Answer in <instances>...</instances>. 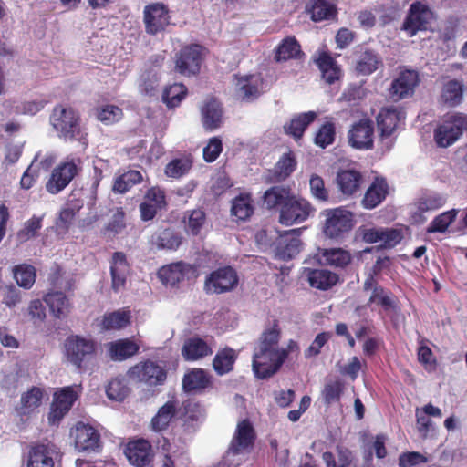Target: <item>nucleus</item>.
<instances>
[{"label": "nucleus", "mask_w": 467, "mask_h": 467, "mask_svg": "<svg viewBox=\"0 0 467 467\" xmlns=\"http://www.w3.org/2000/svg\"><path fill=\"white\" fill-rule=\"evenodd\" d=\"M178 414V402L175 400H169L159 408L157 413L150 420L152 431L161 432L167 430L172 419Z\"/></svg>", "instance_id": "31"}, {"label": "nucleus", "mask_w": 467, "mask_h": 467, "mask_svg": "<svg viewBox=\"0 0 467 467\" xmlns=\"http://www.w3.org/2000/svg\"><path fill=\"white\" fill-rule=\"evenodd\" d=\"M419 83L420 78L417 71L412 69L402 70L391 83L389 88L390 97L394 100L410 98L414 94Z\"/></svg>", "instance_id": "16"}, {"label": "nucleus", "mask_w": 467, "mask_h": 467, "mask_svg": "<svg viewBox=\"0 0 467 467\" xmlns=\"http://www.w3.org/2000/svg\"><path fill=\"white\" fill-rule=\"evenodd\" d=\"M42 228V217L33 215L25 222L24 226L17 232V239L21 242H26L36 236L38 231Z\"/></svg>", "instance_id": "60"}, {"label": "nucleus", "mask_w": 467, "mask_h": 467, "mask_svg": "<svg viewBox=\"0 0 467 467\" xmlns=\"http://www.w3.org/2000/svg\"><path fill=\"white\" fill-rule=\"evenodd\" d=\"M457 213L458 211L456 209H451L437 215L431 222L427 232L430 234L444 233L448 229L449 225L455 220Z\"/></svg>", "instance_id": "55"}, {"label": "nucleus", "mask_w": 467, "mask_h": 467, "mask_svg": "<svg viewBox=\"0 0 467 467\" xmlns=\"http://www.w3.org/2000/svg\"><path fill=\"white\" fill-rule=\"evenodd\" d=\"M291 194L289 188H285L283 186H272L264 193V204L267 209L271 210L278 208L280 212L282 206L288 200Z\"/></svg>", "instance_id": "42"}, {"label": "nucleus", "mask_w": 467, "mask_h": 467, "mask_svg": "<svg viewBox=\"0 0 467 467\" xmlns=\"http://www.w3.org/2000/svg\"><path fill=\"white\" fill-rule=\"evenodd\" d=\"M337 461L331 451H325L322 454V459L327 467H349L354 460L352 451L343 446H337Z\"/></svg>", "instance_id": "50"}, {"label": "nucleus", "mask_w": 467, "mask_h": 467, "mask_svg": "<svg viewBox=\"0 0 467 467\" xmlns=\"http://www.w3.org/2000/svg\"><path fill=\"white\" fill-rule=\"evenodd\" d=\"M309 285L318 290H328L339 280L337 274L327 269H306Z\"/></svg>", "instance_id": "34"}, {"label": "nucleus", "mask_w": 467, "mask_h": 467, "mask_svg": "<svg viewBox=\"0 0 467 467\" xmlns=\"http://www.w3.org/2000/svg\"><path fill=\"white\" fill-rule=\"evenodd\" d=\"M130 379L143 383L149 387H157L164 384L167 379V370L158 362L147 359L130 367L128 370Z\"/></svg>", "instance_id": "8"}, {"label": "nucleus", "mask_w": 467, "mask_h": 467, "mask_svg": "<svg viewBox=\"0 0 467 467\" xmlns=\"http://www.w3.org/2000/svg\"><path fill=\"white\" fill-rule=\"evenodd\" d=\"M306 12L314 22L334 20L337 16L336 5L327 0H309L306 6Z\"/></svg>", "instance_id": "32"}, {"label": "nucleus", "mask_w": 467, "mask_h": 467, "mask_svg": "<svg viewBox=\"0 0 467 467\" xmlns=\"http://www.w3.org/2000/svg\"><path fill=\"white\" fill-rule=\"evenodd\" d=\"M178 413L184 432L192 433L198 429L202 416V408L198 402L192 400L182 401L181 409H178Z\"/></svg>", "instance_id": "23"}, {"label": "nucleus", "mask_w": 467, "mask_h": 467, "mask_svg": "<svg viewBox=\"0 0 467 467\" xmlns=\"http://www.w3.org/2000/svg\"><path fill=\"white\" fill-rule=\"evenodd\" d=\"M426 339H421L417 350L418 361L428 371H434L437 368V359L431 349L426 344Z\"/></svg>", "instance_id": "62"}, {"label": "nucleus", "mask_w": 467, "mask_h": 467, "mask_svg": "<svg viewBox=\"0 0 467 467\" xmlns=\"http://www.w3.org/2000/svg\"><path fill=\"white\" fill-rule=\"evenodd\" d=\"M44 301L50 309L54 317L60 318L67 317L71 309L69 298L60 291L47 293Z\"/></svg>", "instance_id": "39"}, {"label": "nucleus", "mask_w": 467, "mask_h": 467, "mask_svg": "<svg viewBox=\"0 0 467 467\" xmlns=\"http://www.w3.org/2000/svg\"><path fill=\"white\" fill-rule=\"evenodd\" d=\"M185 228L192 235H198L206 223V213L202 209H194L187 212Z\"/></svg>", "instance_id": "58"}, {"label": "nucleus", "mask_w": 467, "mask_h": 467, "mask_svg": "<svg viewBox=\"0 0 467 467\" xmlns=\"http://www.w3.org/2000/svg\"><path fill=\"white\" fill-rule=\"evenodd\" d=\"M56 447L45 441L32 443L28 450L27 467H55Z\"/></svg>", "instance_id": "20"}, {"label": "nucleus", "mask_w": 467, "mask_h": 467, "mask_svg": "<svg viewBox=\"0 0 467 467\" xmlns=\"http://www.w3.org/2000/svg\"><path fill=\"white\" fill-rule=\"evenodd\" d=\"M467 130V116L463 113L447 114L433 132L434 141L440 148L454 144Z\"/></svg>", "instance_id": "4"}, {"label": "nucleus", "mask_w": 467, "mask_h": 467, "mask_svg": "<svg viewBox=\"0 0 467 467\" xmlns=\"http://www.w3.org/2000/svg\"><path fill=\"white\" fill-rule=\"evenodd\" d=\"M223 109L214 99L205 102L202 108V125L206 130L212 131L220 128L222 124Z\"/></svg>", "instance_id": "37"}, {"label": "nucleus", "mask_w": 467, "mask_h": 467, "mask_svg": "<svg viewBox=\"0 0 467 467\" xmlns=\"http://www.w3.org/2000/svg\"><path fill=\"white\" fill-rule=\"evenodd\" d=\"M324 234L330 239H341L354 226V214L344 207L327 209L323 212Z\"/></svg>", "instance_id": "5"}, {"label": "nucleus", "mask_w": 467, "mask_h": 467, "mask_svg": "<svg viewBox=\"0 0 467 467\" xmlns=\"http://www.w3.org/2000/svg\"><path fill=\"white\" fill-rule=\"evenodd\" d=\"M124 454L130 463L136 467H147L153 459L151 444L144 439L129 441L125 446Z\"/></svg>", "instance_id": "17"}, {"label": "nucleus", "mask_w": 467, "mask_h": 467, "mask_svg": "<svg viewBox=\"0 0 467 467\" xmlns=\"http://www.w3.org/2000/svg\"><path fill=\"white\" fill-rule=\"evenodd\" d=\"M140 351V346L130 338H121L108 344V352L111 360L124 361Z\"/></svg>", "instance_id": "27"}, {"label": "nucleus", "mask_w": 467, "mask_h": 467, "mask_svg": "<svg viewBox=\"0 0 467 467\" xmlns=\"http://www.w3.org/2000/svg\"><path fill=\"white\" fill-rule=\"evenodd\" d=\"M304 53L295 36H287L275 49L274 58L276 62L300 58Z\"/></svg>", "instance_id": "38"}, {"label": "nucleus", "mask_w": 467, "mask_h": 467, "mask_svg": "<svg viewBox=\"0 0 467 467\" xmlns=\"http://www.w3.org/2000/svg\"><path fill=\"white\" fill-rule=\"evenodd\" d=\"M98 343L80 335L68 336L64 343L65 357L78 370H86L96 359Z\"/></svg>", "instance_id": "3"}, {"label": "nucleus", "mask_w": 467, "mask_h": 467, "mask_svg": "<svg viewBox=\"0 0 467 467\" xmlns=\"http://www.w3.org/2000/svg\"><path fill=\"white\" fill-rule=\"evenodd\" d=\"M109 272L112 290L116 293L123 290L130 273V265L123 252L113 253L110 259Z\"/></svg>", "instance_id": "19"}, {"label": "nucleus", "mask_w": 467, "mask_h": 467, "mask_svg": "<svg viewBox=\"0 0 467 467\" xmlns=\"http://www.w3.org/2000/svg\"><path fill=\"white\" fill-rule=\"evenodd\" d=\"M187 87L182 83H175L166 88L162 94V100L168 108L172 109L180 105L186 97Z\"/></svg>", "instance_id": "53"}, {"label": "nucleus", "mask_w": 467, "mask_h": 467, "mask_svg": "<svg viewBox=\"0 0 467 467\" xmlns=\"http://www.w3.org/2000/svg\"><path fill=\"white\" fill-rule=\"evenodd\" d=\"M196 268L191 264L182 261L170 264L160 268L158 275L161 282L166 285L174 286L185 278L194 276Z\"/></svg>", "instance_id": "18"}, {"label": "nucleus", "mask_w": 467, "mask_h": 467, "mask_svg": "<svg viewBox=\"0 0 467 467\" xmlns=\"http://www.w3.org/2000/svg\"><path fill=\"white\" fill-rule=\"evenodd\" d=\"M381 64L379 55L371 49H366L360 54L356 64V70L361 75H370Z\"/></svg>", "instance_id": "48"}, {"label": "nucleus", "mask_w": 467, "mask_h": 467, "mask_svg": "<svg viewBox=\"0 0 467 467\" xmlns=\"http://www.w3.org/2000/svg\"><path fill=\"white\" fill-rule=\"evenodd\" d=\"M50 124L57 137L66 141L88 145V132L81 124L79 113L71 107L57 105L50 115Z\"/></svg>", "instance_id": "2"}, {"label": "nucleus", "mask_w": 467, "mask_h": 467, "mask_svg": "<svg viewBox=\"0 0 467 467\" xmlns=\"http://www.w3.org/2000/svg\"><path fill=\"white\" fill-rule=\"evenodd\" d=\"M237 358L238 354L234 348L224 347L219 349L213 359V368L216 375L223 376L232 372Z\"/></svg>", "instance_id": "35"}, {"label": "nucleus", "mask_w": 467, "mask_h": 467, "mask_svg": "<svg viewBox=\"0 0 467 467\" xmlns=\"http://www.w3.org/2000/svg\"><path fill=\"white\" fill-rule=\"evenodd\" d=\"M336 127L331 121H327L320 126L316 133L314 142L321 149H326L335 141Z\"/></svg>", "instance_id": "56"}, {"label": "nucleus", "mask_w": 467, "mask_h": 467, "mask_svg": "<svg viewBox=\"0 0 467 467\" xmlns=\"http://www.w3.org/2000/svg\"><path fill=\"white\" fill-rule=\"evenodd\" d=\"M348 142L357 150H371L374 146V123L369 119L355 122L348 133Z\"/></svg>", "instance_id": "15"}, {"label": "nucleus", "mask_w": 467, "mask_h": 467, "mask_svg": "<svg viewBox=\"0 0 467 467\" xmlns=\"http://www.w3.org/2000/svg\"><path fill=\"white\" fill-rule=\"evenodd\" d=\"M234 95L244 102H253L261 94L264 86V78L261 75H234Z\"/></svg>", "instance_id": "14"}, {"label": "nucleus", "mask_w": 467, "mask_h": 467, "mask_svg": "<svg viewBox=\"0 0 467 467\" xmlns=\"http://www.w3.org/2000/svg\"><path fill=\"white\" fill-rule=\"evenodd\" d=\"M281 329L277 320L261 334L253 354L252 366L256 378L265 379L275 375L286 360V354L278 344Z\"/></svg>", "instance_id": "1"}, {"label": "nucleus", "mask_w": 467, "mask_h": 467, "mask_svg": "<svg viewBox=\"0 0 467 467\" xmlns=\"http://www.w3.org/2000/svg\"><path fill=\"white\" fill-rule=\"evenodd\" d=\"M204 57V48L199 44L182 47L175 55V71L182 76L191 77L199 74Z\"/></svg>", "instance_id": "7"}, {"label": "nucleus", "mask_w": 467, "mask_h": 467, "mask_svg": "<svg viewBox=\"0 0 467 467\" xmlns=\"http://www.w3.org/2000/svg\"><path fill=\"white\" fill-rule=\"evenodd\" d=\"M125 227V212L122 207H119L113 213L111 220L102 230V234L107 238L112 239L120 234Z\"/></svg>", "instance_id": "54"}, {"label": "nucleus", "mask_w": 467, "mask_h": 467, "mask_svg": "<svg viewBox=\"0 0 467 467\" xmlns=\"http://www.w3.org/2000/svg\"><path fill=\"white\" fill-rule=\"evenodd\" d=\"M77 398V393L72 387H66L56 392L50 412L53 420L62 419L69 411Z\"/></svg>", "instance_id": "25"}, {"label": "nucleus", "mask_w": 467, "mask_h": 467, "mask_svg": "<svg viewBox=\"0 0 467 467\" xmlns=\"http://www.w3.org/2000/svg\"><path fill=\"white\" fill-rule=\"evenodd\" d=\"M42 398V389L38 387H32L27 392L22 395L21 403L23 408L33 410L41 404Z\"/></svg>", "instance_id": "64"}, {"label": "nucleus", "mask_w": 467, "mask_h": 467, "mask_svg": "<svg viewBox=\"0 0 467 467\" xmlns=\"http://www.w3.org/2000/svg\"><path fill=\"white\" fill-rule=\"evenodd\" d=\"M212 354V347L197 336L187 338L182 348V355L187 361H196Z\"/></svg>", "instance_id": "24"}, {"label": "nucleus", "mask_w": 467, "mask_h": 467, "mask_svg": "<svg viewBox=\"0 0 467 467\" xmlns=\"http://www.w3.org/2000/svg\"><path fill=\"white\" fill-rule=\"evenodd\" d=\"M344 389L345 383L341 379H336L326 383L321 391L324 404L330 406L333 403L340 402Z\"/></svg>", "instance_id": "52"}, {"label": "nucleus", "mask_w": 467, "mask_h": 467, "mask_svg": "<svg viewBox=\"0 0 467 467\" xmlns=\"http://www.w3.org/2000/svg\"><path fill=\"white\" fill-rule=\"evenodd\" d=\"M402 118H404L402 112L396 107L382 108L377 116V123L380 135L382 137L390 136L397 129Z\"/></svg>", "instance_id": "26"}, {"label": "nucleus", "mask_w": 467, "mask_h": 467, "mask_svg": "<svg viewBox=\"0 0 467 467\" xmlns=\"http://www.w3.org/2000/svg\"><path fill=\"white\" fill-rule=\"evenodd\" d=\"M463 91V83L457 79H451L443 85L441 98L450 106H456L462 102Z\"/></svg>", "instance_id": "51"}, {"label": "nucleus", "mask_w": 467, "mask_h": 467, "mask_svg": "<svg viewBox=\"0 0 467 467\" xmlns=\"http://www.w3.org/2000/svg\"><path fill=\"white\" fill-rule=\"evenodd\" d=\"M363 288L365 291H372L368 299V303H375L379 305L385 311L397 308L395 296L391 294V292L386 291L383 286L378 285V282L373 277V275H368L365 279Z\"/></svg>", "instance_id": "22"}, {"label": "nucleus", "mask_w": 467, "mask_h": 467, "mask_svg": "<svg viewBox=\"0 0 467 467\" xmlns=\"http://www.w3.org/2000/svg\"><path fill=\"white\" fill-rule=\"evenodd\" d=\"M256 434L249 420L245 419L238 422L229 448L221 464L224 465L226 460L232 455L234 456L244 451H250L254 444Z\"/></svg>", "instance_id": "10"}, {"label": "nucleus", "mask_w": 467, "mask_h": 467, "mask_svg": "<svg viewBox=\"0 0 467 467\" xmlns=\"http://www.w3.org/2000/svg\"><path fill=\"white\" fill-rule=\"evenodd\" d=\"M301 234L302 228L279 232L274 244L275 256L284 261L295 258L303 248V242L300 239Z\"/></svg>", "instance_id": "11"}, {"label": "nucleus", "mask_w": 467, "mask_h": 467, "mask_svg": "<svg viewBox=\"0 0 467 467\" xmlns=\"http://www.w3.org/2000/svg\"><path fill=\"white\" fill-rule=\"evenodd\" d=\"M169 13L168 7L162 3H153L146 5L143 11L146 33L150 36H156L165 31L171 23Z\"/></svg>", "instance_id": "12"}, {"label": "nucleus", "mask_w": 467, "mask_h": 467, "mask_svg": "<svg viewBox=\"0 0 467 467\" xmlns=\"http://www.w3.org/2000/svg\"><path fill=\"white\" fill-rule=\"evenodd\" d=\"M315 61L327 83L333 84L339 79L341 70L329 53L321 52Z\"/></svg>", "instance_id": "40"}, {"label": "nucleus", "mask_w": 467, "mask_h": 467, "mask_svg": "<svg viewBox=\"0 0 467 467\" xmlns=\"http://www.w3.org/2000/svg\"><path fill=\"white\" fill-rule=\"evenodd\" d=\"M130 389L127 386L124 379H112L106 389L107 396L109 400L122 401L130 393Z\"/></svg>", "instance_id": "59"}, {"label": "nucleus", "mask_w": 467, "mask_h": 467, "mask_svg": "<svg viewBox=\"0 0 467 467\" xmlns=\"http://www.w3.org/2000/svg\"><path fill=\"white\" fill-rule=\"evenodd\" d=\"M253 199L250 194L241 193L232 202L231 213L238 220L245 221L254 213Z\"/></svg>", "instance_id": "43"}, {"label": "nucleus", "mask_w": 467, "mask_h": 467, "mask_svg": "<svg viewBox=\"0 0 467 467\" xmlns=\"http://www.w3.org/2000/svg\"><path fill=\"white\" fill-rule=\"evenodd\" d=\"M297 161L293 151L284 153L270 171V177L274 182H281L287 179L296 170Z\"/></svg>", "instance_id": "36"}, {"label": "nucleus", "mask_w": 467, "mask_h": 467, "mask_svg": "<svg viewBox=\"0 0 467 467\" xmlns=\"http://www.w3.org/2000/svg\"><path fill=\"white\" fill-rule=\"evenodd\" d=\"M238 283L236 271L231 266L221 267L212 272L205 279L208 293L222 294L234 289Z\"/></svg>", "instance_id": "13"}, {"label": "nucleus", "mask_w": 467, "mask_h": 467, "mask_svg": "<svg viewBox=\"0 0 467 467\" xmlns=\"http://www.w3.org/2000/svg\"><path fill=\"white\" fill-rule=\"evenodd\" d=\"M123 118L122 109L115 105H105L97 109V119L106 125L118 122Z\"/></svg>", "instance_id": "61"}, {"label": "nucleus", "mask_w": 467, "mask_h": 467, "mask_svg": "<svg viewBox=\"0 0 467 467\" xmlns=\"http://www.w3.org/2000/svg\"><path fill=\"white\" fill-rule=\"evenodd\" d=\"M193 161L191 155L175 158L167 163L164 172L172 179H180L186 175L192 168Z\"/></svg>", "instance_id": "47"}, {"label": "nucleus", "mask_w": 467, "mask_h": 467, "mask_svg": "<svg viewBox=\"0 0 467 467\" xmlns=\"http://www.w3.org/2000/svg\"><path fill=\"white\" fill-rule=\"evenodd\" d=\"M317 113L308 111L301 113L293 118L284 126L286 134L291 135L295 140H300L306 129L316 119Z\"/></svg>", "instance_id": "41"}, {"label": "nucleus", "mask_w": 467, "mask_h": 467, "mask_svg": "<svg viewBox=\"0 0 467 467\" xmlns=\"http://www.w3.org/2000/svg\"><path fill=\"white\" fill-rule=\"evenodd\" d=\"M223 151L222 140L215 136L209 139L207 145L203 148L202 157L206 162H213Z\"/></svg>", "instance_id": "63"}, {"label": "nucleus", "mask_w": 467, "mask_h": 467, "mask_svg": "<svg viewBox=\"0 0 467 467\" xmlns=\"http://www.w3.org/2000/svg\"><path fill=\"white\" fill-rule=\"evenodd\" d=\"M362 182V174L356 170H342L337 175L338 189L346 197L356 194L360 190Z\"/></svg>", "instance_id": "28"}, {"label": "nucleus", "mask_w": 467, "mask_h": 467, "mask_svg": "<svg viewBox=\"0 0 467 467\" xmlns=\"http://www.w3.org/2000/svg\"><path fill=\"white\" fill-rule=\"evenodd\" d=\"M13 275L20 287L30 289L36 282V271L32 265L20 264L13 267Z\"/></svg>", "instance_id": "49"}, {"label": "nucleus", "mask_w": 467, "mask_h": 467, "mask_svg": "<svg viewBox=\"0 0 467 467\" xmlns=\"http://www.w3.org/2000/svg\"><path fill=\"white\" fill-rule=\"evenodd\" d=\"M81 164L80 158L67 159L59 163L51 172L46 183V190L51 194L63 191L78 173Z\"/></svg>", "instance_id": "9"}, {"label": "nucleus", "mask_w": 467, "mask_h": 467, "mask_svg": "<svg viewBox=\"0 0 467 467\" xmlns=\"http://www.w3.org/2000/svg\"><path fill=\"white\" fill-rule=\"evenodd\" d=\"M130 323V312L117 310L104 315L101 327L105 330H119L126 327Z\"/></svg>", "instance_id": "46"}, {"label": "nucleus", "mask_w": 467, "mask_h": 467, "mask_svg": "<svg viewBox=\"0 0 467 467\" xmlns=\"http://www.w3.org/2000/svg\"><path fill=\"white\" fill-rule=\"evenodd\" d=\"M428 24V8L420 2L411 4L409 13L403 22L402 29L410 36H413L418 31L425 30Z\"/></svg>", "instance_id": "21"}, {"label": "nucleus", "mask_w": 467, "mask_h": 467, "mask_svg": "<svg viewBox=\"0 0 467 467\" xmlns=\"http://www.w3.org/2000/svg\"><path fill=\"white\" fill-rule=\"evenodd\" d=\"M142 180L143 177L140 171L130 170L115 178L112 190L114 192L123 194L129 192L134 185L140 183Z\"/></svg>", "instance_id": "45"}, {"label": "nucleus", "mask_w": 467, "mask_h": 467, "mask_svg": "<svg viewBox=\"0 0 467 467\" xmlns=\"http://www.w3.org/2000/svg\"><path fill=\"white\" fill-rule=\"evenodd\" d=\"M314 211V207L306 199L291 194L281 208L278 222L285 226L302 223Z\"/></svg>", "instance_id": "6"}, {"label": "nucleus", "mask_w": 467, "mask_h": 467, "mask_svg": "<svg viewBox=\"0 0 467 467\" xmlns=\"http://www.w3.org/2000/svg\"><path fill=\"white\" fill-rule=\"evenodd\" d=\"M381 237V244L376 247L367 248L364 252H371L373 249H376L377 251L381 249H391L398 245L403 238L401 232L394 228H382Z\"/></svg>", "instance_id": "57"}, {"label": "nucleus", "mask_w": 467, "mask_h": 467, "mask_svg": "<svg viewBox=\"0 0 467 467\" xmlns=\"http://www.w3.org/2000/svg\"><path fill=\"white\" fill-rule=\"evenodd\" d=\"M321 257L325 265L344 268L351 262V254L349 252L342 248L324 249L321 252Z\"/></svg>", "instance_id": "44"}, {"label": "nucleus", "mask_w": 467, "mask_h": 467, "mask_svg": "<svg viewBox=\"0 0 467 467\" xmlns=\"http://www.w3.org/2000/svg\"><path fill=\"white\" fill-rule=\"evenodd\" d=\"M76 446L81 451H96L100 447V434L88 424H79L76 429Z\"/></svg>", "instance_id": "29"}, {"label": "nucleus", "mask_w": 467, "mask_h": 467, "mask_svg": "<svg viewBox=\"0 0 467 467\" xmlns=\"http://www.w3.org/2000/svg\"><path fill=\"white\" fill-rule=\"evenodd\" d=\"M212 385V377L202 368H192L182 378L185 392H199Z\"/></svg>", "instance_id": "33"}, {"label": "nucleus", "mask_w": 467, "mask_h": 467, "mask_svg": "<svg viewBox=\"0 0 467 467\" xmlns=\"http://www.w3.org/2000/svg\"><path fill=\"white\" fill-rule=\"evenodd\" d=\"M389 193V185L384 178H375L367 189L362 199V205L366 209H374L380 204Z\"/></svg>", "instance_id": "30"}]
</instances>
